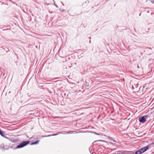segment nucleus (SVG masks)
<instances>
[{
	"label": "nucleus",
	"mask_w": 154,
	"mask_h": 154,
	"mask_svg": "<svg viewBox=\"0 0 154 154\" xmlns=\"http://www.w3.org/2000/svg\"><path fill=\"white\" fill-rule=\"evenodd\" d=\"M30 142V141L29 140L23 141L19 145H17L14 149H16L23 148L29 144Z\"/></svg>",
	"instance_id": "f257e3e1"
},
{
	"label": "nucleus",
	"mask_w": 154,
	"mask_h": 154,
	"mask_svg": "<svg viewBox=\"0 0 154 154\" xmlns=\"http://www.w3.org/2000/svg\"><path fill=\"white\" fill-rule=\"evenodd\" d=\"M149 116L148 115H145L139 118V122L142 123H144L146 121V119L149 117Z\"/></svg>",
	"instance_id": "f03ea898"
},
{
	"label": "nucleus",
	"mask_w": 154,
	"mask_h": 154,
	"mask_svg": "<svg viewBox=\"0 0 154 154\" xmlns=\"http://www.w3.org/2000/svg\"><path fill=\"white\" fill-rule=\"evenodd\" d=\"M0 146L2 149V151H3L5 150H8L10 148L9 146L5 145L4 143H1L0 145ZM12 146L10 147V148H12Z\"/></svg>",
	"instance_id": "7ed1b4c3"
},
{
	"label": "nucleus",
	"mask_w": 154,
	"mask_h": 154,
	"mask_svg": "<svg viewBox=\"0 0 154 154\" xmlns=\"http://www.w3.org/2000/svg\"><path fill=\"white\" fill-rule=\"evenodd\" d=\"M5 138L8 139L9 140L14 143H17L18 141V139H14V138L7 137H6Z\"/></svg>",
	"instance_id": "20e7f679"
},
{
	"label": "nucleus",
	"mask_w": 154,
	"mask_h": 154,
	"mask_svg": "<svg viewBox=\"0 0 154 154\" xmlns=\"http://www.w3.org/2000/svg\"><path fill=\"white\" fill-rule=\"evenodd\" d=\"M150 145H148L144 147L141 148L140 149L142 153L145 152L146 150H147L149 148V146Z\"/></svg>",
	"instance_id": "39448f33"
},
{
	"label": "nucleus",
	"mask_w": 154,
	"mask_h": 154,
	"mask_svg": "<svg viewBox=\"0 0 154 154\" xmlns=\"http://www.w3.org/2000/svg\"><path fill=\"white\" fill-rule=\"evenodd\" d=\"M105 142V143H107V141H106L105 140H96V141H94L93 142V144H97V145H100V143L97 144L96 143H95L96 142Z\"/></svg>",
	"instance_id": "423d86ee"
},
{
	"label": "nucleus",
	"mask_w": 154,
	"mask_h": 154,
	"mask_svg": "<svg viewBox=\"0 0 154 154\" xmlns=\"http://www.w3.org/2000/svg\"><path fill=\"white\" fill-rule=\"evenodd\" d=\"M0 134L1 135L4 137H5V135L4 133V132L2 131L1 129H0Z\"/></svg>",
	"instance_id": "0eeeda50"
},
{
	"label": "nucleus",
	"mask_w": 154,
	"mask_h": 154,
	"mask_svg": "<svg viewBox=\"0 0 154 154\" xmlns=\"http://www.w3.org/2000/svg\"><path fill=\"white\" fill-rule=\"evenodd\" d=\"M61 95L63 97H66V93L63 91L61 92Z\"/></svg>",
	"instance_id": "6e6552de"
},
{
	"label": "nucleus",
	"mask_w": 154,
	"mask_h": 154,
	"mask_svg": "<svg viewBox=\"0 0 154 154\" xmlns=\"http://www.w3.org/2000/svg\"><path fill=\"white\" fill-rule=\"evenodd\" d=\"M142 154L141 151L140 150V149L136 151L135 152H134V154Z\"/></svg>",
	"instance_id": "1a4fd4ad"
},
{
	"label": "nucleus",
	"mask_w": 154,
	"mask_h": 154,
	"mask_svg": "<svg viewBox=\"0 0 154 154\" xmlns=\"http://www.w3.org/2000/svg\"><path fill=\"white\" fill-rule=\"evenodd\" d=\"M146 49L148 50L149 51H150V52L149 53H148V55H150L151 54V53L152 52V49L151 48L147 47V48Z\"/></svg>",
	"instance_id": "9d476101"
},
{
	"label": "nucleus",
	"mask_w": 154,
	"mask_h": 154,
	"mask_svg": "<svg viewBox=\"0 0 154 154\" xmlns=\"http://www.w3.org/2000/svg\"><path fill=\"white\" fill-rule=\"evenodd\" d=\"M135 88V89H136L135 90H137V91H139L140 89V88H138V86L137 85H137H134Z\"/></svg>",
	"instance_id": "9b49d317"
},
{
	"label": "nucleus",
	"mask_w": 154,
	"mask_h": 154,
	"mask_svg": "<svg viewBox=\"0 0 154 154\" xmlns=\"http://www.w3.org/2000/svg\"><path fill=\"white\" fill-rule=\"evenodd\" d=\"M124 154H134V152L133 151H130L127 153H124Z\"/></svg>",
	"instance_id": "f8f14e48"
},
{
	"label": "nucleus",
	"mask_w": 154,
	"mask_h": 154,
	"mask_svg": "<svg viewBox=\"0 0 154 154\" xmlns=\"http://www.w3.org/2000/svg\"><path fill=\"white\" fill-rule=\"evenodd\" d=\"M40 141L39 140H36L35 142H34V145H36Z\"/></svg>",
	"instance_id": "ddd939ff"
},
{
	"label": "nucleus",
	"mask_w": 154,
	"mask_h": 154,
	"mask_svg": "<svg viewBox=\"0 0 154 154\" xmlns=\"http://www.w3.org/2000/svg\"><path fill=\"white\" fill-rule=\"evenodd\" d=\"M80 132H83V133H93V131H83V132L79 131V133H80Z\"/></svg>",
	"instance_id": "4468645a"
},
{
	"label": "nucleus",
	"mask_w": 154,
	"mask_h": 154,
	"mask_svg": "<svg viewBox=\"0 0 154 154\" xmlns=\"http://www.w3.org/2000/svg\"><path fill=\"white\" fill-rule=\"evenodd\" d=\"M27 95H28V96L29 97H32L33 96V94H29V93H28L27 94Z\"/></svg>",
	"instance_id": "2eb2a0df"
},
{
	"label": "nucleus",
	"mask_w": 154,
	"mask_h": 154,
	"mask_svg": "<svg viewBox=\"0 0 154 154\" xmlns=\"http://www.w3.org/2000/svg\"><path fill=\"white\" fill-rule=\"evenodd\" d=\"M76 132V131H69V134H72V132Z\"/></svg>",
	"instance_id": "dca6fc26"
},
{
	"label": "nucleus",
	"mask_w": 154,
	"mask_h": 154,
	"mask_svg": "<svg viewBox=\"0 0 154 154\" xmlns=\"http://www.w3.org/2000/svg\"><path fill=\"white\" fill-rule=\"evenodd\" d=\"M93 133L97 135H100L99 134L96 133V132L94 131L93 132Z\"/></svg>",
	"instance_id": "f3484780"
},
{
	"label": "nucleus",
	"mask_w": 154,
	"mask_h": 154,
	"mask_svg": "<svg viewBox=\"0 0 154 154\" xmlns=\"http://www.w3.org/2000/svg\"><path fill=\"white\" fill-rule=\"evenodd\" d=\"M59 133H58L56 134H53L51 136H56V135H57Z\"/></svg>",
	"instance_id": "a211bd4d"
},
{
	"label": "nucleus",
	"mask_w": 154,
	"mask_h": 154,
	"mask_svg": "<svg viewBox=\"0 0 154 154\" xmlns=\"http://www.w3.org/2000/svg\"><path fill=\"white\" fill-rule=\"evenodd\" d=\"M30 144V145H34V142H32Z\"/></svg>",
	"instance_id": "6ab92c4d"
},
{
	"label": "nucleus",
	"mask_w": 154,
	"mask_h": 154,
	"mask_svg": "<svg viewBox=\"0 0 154 154\" xmlns=\"http://www.w3.org/2000/svg\"><path fill=\"white\" fill-rule=\"evenodd\" d=\"M153 60V59L150 58V59H149V60H148V61L149 62V61H151V60Z\"/></svg>",
	"instance_id": "aec40b11"
},
{
	"label": "nucleus",
	"mask_w": 154,
	"mask_h": 154,
	"mask_svg": "<svg viewBox=\"0 0 154 154\" xmlns=\"http://www.w3.org/2000/svg\"><path fill=\"white\" fill-rule=\"evenodd\" d=\"M54 5L57 8H58V5H57L54 4Z\"/></svg>",
	"instance_id": "412c9836"
},
{
	"label": "nucleus",
	"mask_w": 154,
	"mask_h": 154,
	"mask_svg": "<svg viewBox=\"0 0 154 154\" xmlns=\"http://www.w3.org/2000/svg\"><path fill=\"white\" fill-rule=\"evenodd\" d=\"M132 88L133 89H135V88L134 85H132Z\"/></svg>",
	"instance_id": "4be33fe9"
},
{
	"label": "nucleus",
	"mask_w": 154,
	"mask_h": 154,
	"mask_svg": "<svg viewBox=\"0 0 154 154\" xmlns=\"http://www.w3.org/2000/svg\"><path fill=\"white\" fill-rule=\"evenodd\" d=\"M65 134H69V131H65Z\"/></svg>",
	"instance_id": "5701e85b"
},
{
	"label": "nucleus",
	"mask_w": 154,
	"mask_h": 154,
	"mask_svg": "<svg viewBox=\"0 0 154 154\" xmlns=\"http://www.w3.org/2000/svg\"><path fill=\"white\" fill-rule=\"evenodd\" d=\"M98 149H99V150H100V151L102 150V148H101V147H100V148H98Z\"/></svg>",
	"instance_id": "b1692460"
},
{
	"label": "nucleus",
	"mask_w": 154,
	"mask_h": 154,
	"mask_svg": "<svg viewBox=\"0 0 154 154\" xmlns=\"http://www.w3.org/2000/svg\"><path fill=\"white\" fill-rule=\"evenodd\" d=\"M50 136L48 135V136H42V138L44 137H47V136Z\"/></svg>",
	"instance_id": "393cba45"
},
{
	"label": "nucleus",
	"mask_w": 154,
	"mask_h": 154,
	"mask_svg": "<svg viewBox=\"0 0 154 154\" xmlns=\"http://www.w3.org/2000/svg\"><path fill=\"white\" fill-rule=\"evenodd\" d=\"M154 144V142H153V143H152L151 144H149V145H149V147H150V145H153V144Z\"/></svg>",
	"instance_id": "a878e982"
},
{
	"label": "nucleus",
	"mask_w": 154,
	"mask_h": 154,
	"mask_svg": "<svg viewBox=\"0 0 154 154\" xmlns=\"http://www.w3.org/2000/svg\"><path fill=\"white\" fill-rule=\"evenodd\" d=\"M109 139H111L112 140H113V138H111V137H109Z\"/></svg>",
	"instance_id": "bb28decb"
},
{
	"label": "nucleus",
	"mask_w": 154,
	"mask_h": 154,
	"mask_svg": "<svg viewBox=\"0 0 154 154\" xmlns=\"http://www.w3.org/2000/svg\"><path fill=\"white\" fill-rule=\"evenodd\" d=\"M109 139H111L112 140H113V138H111V137H109Z\"/></svg>",
	"instance_id": "cd10ccee"
},
{
	"label": "nucleus",
	"mask_w": 154,
	"mask_h": 154,
	"mask_svg": "<svg viewBox=\"0 0 154 154\" xmlns=\"http://www.w3.org/2000/svg\"><path fill=\"white\" fill-rule=\"evenodd\" d=\"M121 154V153H112V154Z\"/></svg>",
	"instance_id": "c85d7f7f"
},
{
	"label": "nucleus",
	"mask_w": 154,
	"mask_h": 154,
	"mask_svg": "<svg viewBox=\"0 0 154 154\" xmlns=\"http://www.w3.org/2000/svg\"><path fill=\"white\" fill-rule=\"evenodd\" d=\"M113 141L114 142H116V140H113Z\"/></svg>",
	"instance_id": "c756f323"
},
{
	"label": "nucleus",
	"mask_w": 154,
	"mask_h": 154,
	"mask_svg": "<svg viewBox=\"0 0 154 154\" xmlns=\"http://www.w3.org/2000/svg\"><path fill=\"white\" fill-rule=\"evenodd\" d=\"M109 143H110V144H113V143H111V142H109Z\"/></svg>",
	"instance_id": "7c9ffc66"
},
{
	"label": "nucleus",
	"mask_w": 154,
	"mask_h": 154,
	"mask_svg": "<svg viewBox=\"0 0 154 154\" xmlns=\"http://www.w3.org/2000/svg\"><path fill=\"white\" fill-rule=\"evenodd\" d=\"M64 10H63V9H62V12H64Z\"/></svg>",
	"instance_id": "2f4dec72"
},
{
	"label": "nucleus",
	"mask_w": 154,
	"mask_h": 154,
	"mask_svg": "<svg viewBox=\"0 0 154 154\" xmlns=\"http://www.w3.org/2000/svg\"><path fill=\"white\" fill-rule=\"evenodd\" d=\"M116 148H115V149H112V150H116Z\"/></svg>",
	"instance_id": "473e14b6"
},
{
	"label": "nucleus",
	"mask_w": 154,
	"mask_h": 154,
	"mask_svg": "<svg viewBox=\"0 0 154 154\" xmlns=\"http://www.w3.org/2000/svg\"><path fill=\"white\" fill-rule=\"evenodd\" d=\"M61 2L62 3V5L64 6V4L62 2Z\"/></svg>",
	"instance_id": "72a5a7b5"
},
{
	"label": "nucleus",
	"mask_w": 154,
	"mask_h": 154,
	"mask_svg": "<svg viewBox=\"0 0 154 154\" xmlns=\"http://www.w3.org/2000/svg\"><path fill=\"white\" fill-rule=\"evenodd\" d=\"M68 95H69V94H67V95H66V96H67V97H68Z\"/></svg>",
	"instance_id": "f704fd0d"
},
{
	"label": "nucleus",
	"mask_w": 154,
	"mask_h": 154,
	"mask_svg": "<svg viewBox=\"0 0 154 154\" xmlns=\"http://www.w3.org/2000/svg\"><path fill=\"white\" fill-rule=\"evenodd\" d=\"M89 42L90 43H91V40L89 41Z\"/></svg>",
	"instance_id": "c9c22d12"
},
{
	"label": "nucleus",
	"mask_w": 154,
	"mask_h": 154,
	"mask_svg": "<svg viewBox=\"0 0 154 154\" xmlns=\"http://www.w3.org/2000/svg\"><path fill=\"white\" fill-rule=\"evenodd\" d=\"M91 37H89V39H91Z\"/></svg>",
	"instance_id": "e433bc0d"
},
{
	"label": "nucleus",
	"mask_w": 154,
	"mask_h": 154,
	"mask_svg": "<svg viewBox=\"0 0 154 154\" xmlns=\"http://www.w3.org/2000/svg\"><path fill=\"white\" fill-rule=\"evenodd\" d=\"M89 150L90 152H91V154H92V153H91V151H90V149H89Z\"/></svg>",
	"instance_id": "4c0bfd02"
},
{
	"label": "nucleus",
	"mask_w": 154,
	"mask_h": 154,
	"mask_svg": "<svg viewBox=\"0 0 154 154\" xmlns=\"http://www.w3.org/2000/svg\"><path fill=\"white\" fill-rule=\"evenodd\" d=\"M150 52V51H149V52H148L147 53L148 54V53H149Z\"/></svg>",
	"instance_id": "58836bf2"
},
{
	"label": "nucleus",
	"mask_w": 154,
	"mask_h": 154,
	"mask_svg": "<svg viewBox=\"0 0 154 154\" xmlns=\"http://www.w3.org/2000/svg\"><path fill=\"white\" fill-rule=\"evenodd\" d=\"M141 15V14H140L139 16H140Z\"/></svg>",
	"instance_id": "ea45409f"
},
{
	"label": "nucleus",
	"mask_w": 154,
	"mask_h": 154,
	"mask_svg": "<svg viewBox=\"0 0 154 154\" xmlns=\"http://www.w3.org/2000/svg\"><path fill=\"white\" fill-rule=\"evenodd\" d=\"M30 99H28V101H29V100Z\"/></svg>",
	"instance_id": "a19ab883"
}]
</instances>
